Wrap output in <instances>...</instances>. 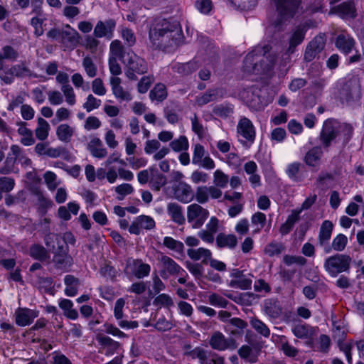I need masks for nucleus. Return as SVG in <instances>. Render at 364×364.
I'll return each instance as SVG.
<instances>
[{
	"instance_id": "obj_60",
	"label": "nucleus",
	"mask_w": 364,
	"mask_h": 364,
	"mask_svg": "<svg viewBox=\"0 0 364 364\" xmlns=\"http://www.w3.org/2000/svg\"><path fill=\"white\" fill-rule=\"evenodd\" d=\"M154 304L159 308H170L173 305V302L169 295L166 294H161L155 298Z\"/></svg>"
},
{
	"instance_id": "obj_41",
	"label": "nucleus",
	"mask_w": 364,
	"mask_h": 364,
	"mask_svg": "<svg viewBox=\"0 0 364 364\" xmlns=\"http://www.w3.org/2000/svg\"><path fill=\"white\" fill-rule=\"evenodd\" d=\"M164 114L170 124H174L179 120L177 106L174 103L167 105L164 109Z\"/></svg>"
},
{
	"instance_id": "obj_42",
	"label": "nucleus",
	"mask_w": 364,
	"mask_h": 364,
	"mask_svg": "<svg viewBox=\"0 0 364 364\" xmlns=\"http://www.w3.org/2000/svg\"><path fill=\"white\" fill-rule=\"evenodd\" d=\"M187 255L193 260H199L200 259H207L210 258L211 252L205 248L200 247L198 249H188Z\"/></svg>"
},
{
	"instance_id": "obj_35",
	"label": "nucleus",
	"mask_w": 364,
	"mask_h": 364,
	"mask_svg": "<svg viewBox=\"0 0 364 364\" xmlns=\"http://www.w3.org/2000/svg\"><path fill=\"white\" fill-rule=\"evenodd\" d=\"M240 357L251 363H256L258 358V351L247 345H244L238 350Z\"/></svg>"
},
{
	"instance_id": "obj_29",
	"label": "nucleus",
	"mask_w": 364,
	"mask_h": 364,
	"mask_svg": "<svg viewBox=\"0 0 364 364\" xmlns=\"http://www.w3.org/2000/svg\"><path fill=\"white\" fill-rule=\"evenodd\" d=\"M216 244L220 248L228 247L233 249L237 244V239L235 235L219 233L216 237Z\"/></svg>"
},
{
	"instance_id": "obj_54",
	"label": "nucleus",
	"mask_w": 364,
	"mask_h": 364,
	"mask_svg": "<svg viewBox=\"0 0 364 364\" xmlns=\"http://www.w3.org/2000/svg\"><path fill=\"white\" fill-rule=\"evenodd\" d=\"M266 215L263 213L257 212L254 215H252L251 218V222L252 225L256 226L255 230L253 231V233H258L260 232L262 228H264L266 223Z\"/></svg>"
},
{
	"instance_id": "obj_27",
	"label": "nucleus",
	"mask_w": 364,
	"mask_h": 364,
	"mask_svg": "<svg viewBox=\"0 0 364 364\" xmlns=\"http://www.w3.org/2000/svg\"><path fill=\"white\" fill-rule=\"evenodd\" d=\"M331 11L343 18L355 17L354 4L350 1L343 2L339 5L334 6Z\"/></svg>"
},
{
	"instance_id": "obj_26",
	"label": "nucleus",
	"mask_w": 364,
	"mask_h": 364,
	"mask_svg": "<svg viewBox=\"0 0 364 364\" xmlns=\"http://www.w3.org/2000/svg\"><path fill=\"white\" fill-rule=\"evenodd\" d=\"M304 166L300 162H293L289 164L286 169V173L288 177L294 182H301L304 177L301 173V169Z\"/></svg>"
},
{
	"instance_id": "obj_3",
	"label": "nucleus",
	"mask_w": 364,
	"mask_h": 364,
	"mask_svg": "<svg viewBox=\"0 0 364 364\" xmlns=\"http://www.w3.org/2000/svg\"><path fill=\"white\" fill-rule=\"evenodd\" d=\"M341 132L344 135L343 144H346L351 139L353 132V127L348 124L337 126L336 123L331 119L324 122L318 139L325 150H328L331 144L336 141V139Z\"/></svg>"
},
{
	"instance_id": "obj_10",
	"label": "nucleus",
	"mask_w": 364,
	"mask_h": 364,
	"mask_svg": "<svg viewBox=\"0 0 364 364\" xmlns=\"http://www.w3.org/2000/svg\"><path fill=\"white\" fill-rule=\"evenodd\" d=\"M351 258L346 255H336L326 260L325 267L328 272L341 273L349 269Z\"/></svg>"
},
{
	"instance_id": "obj_43",
	"label": "nucleus",
	"mask_w": 364,
	"mask_h": 364,
	"mask_svg": "<svg viewBox=\"0 0 364 364\" xmlns=\"http://www.w3.org/2000/svg\"><path fill=\"white\" fill-rule=\"evenodd\" d=\"M219 90H208L202 95L197 97L196 102L199 106H203L208 102L215 100L218 96Z\"/></svg>"
},
{
	"instance_id": "obj_11",
	"label": "nucleus",
	"mask_w": 364,
	"mask_h": 364,
	"mask_svg": "<svg viewBox=\"0 0 364 364\" xmlns=\"http://www.w3.org/2000/svg\"><path fill=\"white\" fill-rule=\"evenodd\" d=\"M222 191L216 186H200L196 188L194 198L198 204H204L208 202L210 198L218 199L222 196Z\"/></svg>"
},
{
	"instance_id": "obj_40",
	"label": "nucleus",
	"mask_w": 364,
	"mask_h": 364,
	"mask_svg": "<svg viewBox=\"0 0 364 364\" xmlns=\"http://www.w3.org/2000/svg\"><path fill=\"white\" fill-rule=\"evenodd\" d=\"M167 97L166 86L162 83L156 84L149 92V97L151 100L163 101Z\"/></svg>"
},
{
	"instance_id": "obj_57",
	"label": "nucleus",
	"mask_w": 364,
	"mask_h": 364,
	"mask_svg": "<svg viewBox=\"0 0 364 364\" xmlns=\"http://www.w3.org/2000/svg\"><path fill=\"white\" fill-rule=\"evenodd\" d=\"M30 255L32 257L45 260L48 257L47 250L40 245H33L30 248Z\"/></svg>"
},
{
	"instance_id": "obj_19",
	"label": "nucleus",
	"mask_w": 364,
	"mask_h": 364,
	"mask_svg": "<svg viewBox=\"0 0 364 364\" xmlns=\"http://www.w3.org/2000/svg\"><path fill=\"white\" fill-rule=\"evenodd\" d=\"M122 80L118 77H110V85L114 96L120 101L129 102L132 100V95L125 90L121 85Z\"/></svg>"
},
{
	"instance_id": "obj_44",
	"label": "nucleus",
	"mask_w": 364,
	"mask_h": 364,
	"mask_svg": "<svg viewBox=\"0 0 364 364\" xmlns=\"http://www.w3.org/2000/svg\"><path fill=\"white\" fill-rule=\"evenodd\" d=\"M163 265V272L167 273H179L181 267L176 263V262L167 256H163L161 259Z\"/></svg>"
},
{
	"instance_id": "obj_2",
	"label": "nucleus",
	"mask_w": 364,
	"mask_h": 364,
	"mask_svg": "<svg viewBox=\"0 0 364 364\" xmlns=\"http://www.w3.org/2000/svg\"><path fill=\"white\" fill-rule=\"evenodd\" d=\"M272 47L269 45L256 46L245 58L243 69L248 73L262 74L271 70L276 57L269 54Z\"/></svg>"
},
{
	"instance_id": "obj_47",
	"label": "nucleus",
	"mask_w": 364,
	"mask_h": 364,
	"mask_svg": "<svg viewBox=\"0 0 364 364\" xmlns=\"http://www.w3.org/2000/svg\"><path fill=\"white\" fill-rule=\"evenodd\" d=\"M229 177L222 170L218 169L213 173V186L218 188H224L227 186Z\"/></svg>"
},
{
	"instance_id": "obj_28",
	"label": "nucleus",
	"mask_w": 364,
	"mask_h": 364,
	"mask_svg": "<svg viewBox=\"0 0 364 364\" xmlns=\"http://www.w3.org/2000/svg\"><path fill=\"white\" fill-rule=\"evenodd\" d=\"M168 214L172 220L181 225L185 223L186 219L183 214L182 207L176 203H170L167 206Z\"/></svg>"
},
{
	"instance_id": "obj_4",
	"label": "nucleus",
	"mask_w": 364,
	"mask_h": 364,
	"mask_svg": "<svg viewBox=\"0 0 364 364\" xmlns=\"http://www.w3.org/2000/svg\"><path fill=\"white\" fill-rule=\"evenodd\" d=\"M277 12V18L272 22L274 28L279 29L287 21L299 12L301 0H270Z\"/></svg>"
},
{
	"instance_id": "obj_13",
	"label": "nucleus",
	"mask_w": 364,
	"mask_h": 364,
	"mask_svg": "<svg viewBox=\"0 0 364 364\" xmlns=\"http://www.w3.org/2000/svg\"><path fill=\"white\" fill-rule=\"evenodd\" d=\"M174 197L178 201L188 203L194 198V193L191 186L183 181L176 183L172 186Z\"/></svg>"
},
{
	"instance_id": "obj_45",
	"label": "nucleus",
	"mask_w": 364,
	"mask_h": 364,
	"mask_svg": "<svg viewBox=\"0 0 364 364\" xmlns=\"http://www.w3.org/2000/svg\"><path fill=\"white\" fill-rule=\"evenodd\" d=\"M18 58V53L11 46H5L0 52V63H5V60L15 61Z\"/></svg>"
},
{
	"instance_id": "obj_20",
	"label": "nucleus",
	"mask_w": 364,
	"mask_h": 364,
	"mask_svg": "<svg viewBox=\"0 0 364 364\" xmlns=\"http://www.w3.org/2000/svg\"><path fill=\"white\" fill-rule=\"evenodd\" d=\"M335 45L338 50L345 54H348L355 46V40L346 32H342L336 37Z\"/></svg>"
},
{
	"instance_id": "obj_12",
	"label": "nucleus",
	"mask_w": 364,
	"mask_h": 364,
	"mask_svg": "<svg viewBox=\"0 0 364 364\" xmlns=\"http://www.w3.org/2000/svg\"><path fill=\"white\" fill-rule=\"evenodd\" d=\"M212 348L218 350H235L237 345L233 338H226L220 332L214 333L210 340Z\"/></svg>"
},
{
	"instance_id": "obj_52",
	"label": "nucleus",
	"mask_w": 364,
	"mask_h": 364,
	"mask_svg": "<svg viewBox=\"0 0 364 364\" xmlns=\"http://www.w3.org/2000/svg\"><path fill=\"white\" fill-rule=\"evenodd\" d=\"M163 244L167 248L173 250L180 254L183 252V244L171 237H165L164 239Z\"/></svg>"
},
{
	"instance_id": "obj_51",
	"label": "nucleus",
	"mask_w": 364,
	"mask_h": 364,
	"mask_svg": "<svg viewBox=\"0 0 364 364\" xmlns=\"http://www.w3.org/2000/svg\"><path fill=\"white\" fill-rule=\"evenodd\" d=\"M169 146L174 151L179 152L188 150L189 144L186 136L183 135L180 136L178 139L171 141Z\"/></svg>"
},
{
	"instance_id": "obj_49",
	"label": "nucleus",
	"mask_w": 364,
	"mask_h": 364,
	"mask_svg": "<svg viewBox=\"0 0 364 364\" xmlns=\"http://www.w3.org/2000/svg\"><path fill=\"white\" fill-rule=\"evenodd\" d=\"M213 112L219 117L228 118L232 114L233 107L229 104H220L213 108Z\"/></svg>"
},
{
	"instance_id": "obj_46",
	"label": "nucleus",
	"mask_w": 364,
	"mask_h": 364,
	"mask_svg": "<svg viewBox=\"0 0 364 364\" xmlns=\"http://www.w3.org/2000/svg\"><path fill=\"white\" fill-rule=\"evenodd\" d=\"M0 79L7 85H10L14 81L11 68L5 63H0Z\"/></svg>"
},
{
	"instance_id": "obj_56",
	"label": "nucleus",
	"mask_w": 364,
	"mask_h": 364,
	"mask_svg": "<svg viewBox=\"0 0 364 364\" xmlns=\"http://www.w3.org/2000/svg\"><path fill=\"white\" fill-rule=\"evenodd\" d=\"M82 66H83L85 71L88 77H94L97 75V66L94 63L92 59L90 57L86 56L83 58Z\"/></svg>"
},
{
	"instance_id": "obj_58",
	"label": "nucleus",
	"mask_w": 364,
	"mask_h": 364,
	"mask_svg": "<svg viewBox=\"0 0 364 364\" xmlns=\"http://www.w3.org/2000/svg\"><path fill=\"white\" fill-rule=\"evenodd\" d=\"M154 81L152 75L142 77L137 83V90L139 93H146Z\"/></svg>"
},
{
	"instance_id": "obj_64",
	"label": "nucleus",
	"mask_w": 364,
	"mask_h": 364,
	"mask_svg": "<svg viewBox=\"0 0 364 364\" xmlns=\"http://www.w3.org/2000/svg\"><path fill=\"white\" fill-rule=\"evenodd\" d=\"M115 192L117 193V199L122 200L127 195L134 192L133 186L129 183H122L115 187Z\"/></svg>"
},
{
	"instance_id": "obj_16",
	"label": "nucleus",
	"mask_w": 364,
	"mask_h": 364,
	"mask_svg": "<svg viewBox=\"0 0 364 364\" xmlns=\"http://www.w3.org/2000/svg\"><path fill=\"white\" fill-rule=\"evenodd\" d=\"M307 28L305 25H299L292 31L289 39V47L287 49V54H293L296 46L300 45L304 40Z\"/></svg>"
},
{
	"instance_id": "obj_9",
	"label": "nucleus",
	"mask_w": 364,
	"mask_h": 364,
	"mask_svg": "<svg viewBox=\"0 0 364 364\" xmlns=\"http://www.w3.org/2000/svg\"><path fill=\"white\" fill-rule=\"evenodd\" d=\"M209 216V211L198 203L187 207V220L193 228H200Z\"/></svg>"
},
{
	"instance_id": "obj_62",
	"label": "nucleus",
	"mask_w": 364,
	"mask_h": 364,
	"mask_svg": "<svg viewBox=\"0 0 364 364\" xmlns=\"http://www.w3.org/2000/svg\"><path fill=\"white\" fill-rule=\"evenodd\" d=\"M347 242V237L343 234H339L333 238L331 247L335 251L341 252L346 248Z\"/></svg>"
},
{
	"instance_id": "obj_22",
	"label": "nucleus",
	"mask_w": 364,
	"mask_h": 364,
	"mask_svg": "<svg viewBox=\"0 0 364 364\" xmlns=\"http://www.w3.org/2000/svg\"><path fill=\"white\" fill-rule=\"evenodd\" d=\"M87 149L92 156L97 159H103L107 156V151L100 139L93 137L87 144Z\"/></svg>"
},
{
	"instance_id": "obj_6",
	"label": "nucleus",
	"mask_w": 364,
	"mask_h": 364,
	"mask_svg": "<svg viewBox=\"0 0 364 364\" xmlns=\"http://www.w3.org/2000/svg\"><path fill=\"white\" fill-rule=\"evenodd\" d=\"M148 70L146 60L135 53L130 55L125 63L124 74L129 80H137L138 75H144Z\"/></svg>"
},
{
	"instance_id": "obj_5",
	"label": "nucleus",
	"mask_w": 364,
	"mask_h": 364,
	"mask_svg": "<svg viewBox=\"0 0 364 364\" xmlns=\"http://www.w3.org/2000/svg\"><path fill=\"white\" fill-rule=\"evenodd\" d=\"M361 85L358 79L351 77L339 83L337 97L343 105H350L361 98Z\"/></svg>"
},
{
	"instance_id": "obj_18",
	"label": "nucleus",
	"mask_w": 364,
	"mask_h": 364,
	"mask_svg": "<svg viewBox=\"0 0 364 364\" xmlns=\"http://www.w3.org/2000/svg\"><path fill=\"white\" fill-rule=\"evenodd\" d=\"M20 154H21V148L18 145H12L11 153L8 154L4 166L0 168V173L6 175L11 173Z\"/></svg>"
},
{
	"instance_id": "obj_33",
	"label": "nucleus",
	"mask_w": 364,
	"mask_h": 364,
	"mask_svg": "<svg viewBox=\"0 0 364 364\" xmlns=\"http://www.w3.org/2000/svg\"><path fill=\"white\" fill-rule=\"evenodd\" d=\"M198 68V65L194 60L185 63H177L172 67L174 72L183 75H188L195 72Z\"/></svg>"
},
{
	"instance_id": "obj_8",
	"label": "nucleus",
	"mask_w": 364,
	"mask_h": 364,
	"mask_svg": "<svg viewBox=\"0 0 364 364\" xmlns=\"http://www.w3.org/2000/svg\"><path fill=\"white\" fill-rule=\"evenodd\" d=\"M261 90L256 87L252 86L243 89L240 93V97L245 105L251 109L261 110L264 104L261 97Z\"/></svg>"
},
{
	"instance_id": "obj_39",
	"label": "nucleus",
	"mask_w": 364,
	"mask_h": 364,
	"mask_svg": "<svg viewBox=\"0 0 364 364\" xmlns=\"http://www.w3.org/2000/svg\"><path fill=\"white\" fill-rule=\"evenodd\" d=\"M49 129L50 126L48 122L43 118L39 117L38 119V127L35 130L36 137L41 141L46 139Z\"/></svg>"
},
{
	"instance_id": "obj_14",
	"label": "nucleus",
	"mask_w": 364,
	"mask_h": 364,
	"mask_svg": "<svg viewBox=\"0 0 364 364\" xmlns=\"http://www.w3.org/2000/svg\"><path fill=\"white\" fill-rule=\"evenodd\" d=\"M79 33L70 25H66L65 28L62 29L59 43L65 48L74 49L79 43Z\"/></svg>"
},
{
	"instance_id": "obj_25",
	"label": "nucleus",
	"mask_w": 364,
	"mask_h": 364,
	"mask_svg": "<svg viewBox=\"0 0 364 364\" xmlns=\"http://www.w3.org/2000/svg\"><path fill=\"white\" fill-rule=\"evenodd\" d=\"M96 341L103 348H107L105 355H109L114 353L119 348V343L109 336L99 333L96 336Z\"/></svg>"
},
{
	"instance_id": "obj_59",
	"label": "nucleus",
	"mask_w": 364,
	"mask_h": 364,
	"mask_svg": "<svg viewBox=\"0 0 364 364\" xmlns=\"http://www.w3.org/2000/svg\"><path fill=\"white\" fill-rule=\"evenodd\" d=\"M53 260L58 268L70 267L73 264V258L66 254H57L54 256Z\"/></svg>"
},
{
	"instance_id": "obj_53",
	"label": "nucleus",
	"mask_w": 364,
	"mask_h": 364,
	"mask_svg": "<svg viewBox=\"0 0 364 364\" xmlns=\"http://www.w3.org/2000/svg\"><path fill=\"white\" fill-rule=\"evenodd\" d=\"M265 312L271 317L277 318L281 314V309L279 308L276 301L269 299L264 303Z\"/></svg>"
},
{
	"instance_id": "obj_21",
	"label": "nucleus",
	"mask_w": 364,
	"mask_h": 364,
	"mask_svg": "<svg viewBox=\"0 0 364 364\" xmlns=\"http://www.w3.org/2000/svg\"><path fill=\"white\" fill-rule=\"evenodd\" d=\"M333 229V224L328 220H324L320 228L318 244L321 247H325L330 240Z\"/></svg>"
},
{
	"instance_id": "obj_1",
	"label": "nucleus",
	"mask_w": 364,
	"mask_h": 364,
	"mask_svg": "<svg viewBox=\"0 0 364 364\" xmlns=\"http://www.w3.org/2000/svg\"><path fill=\"white\" fill-rule=\"evenodd\" d=\"M149 38L155 49L171 52L181 43L183 33L178 23L156 18L149 28Z\"/></svg>"
},
{
	"instance_id": "obj_30",
	"label": "nucleus",
	"mask_w": 364,
	"mask_h": 364,
	"mask_svg": "<svg viewBox=\"0 0 364 364\" xmlns=\"http://www.w3.org/2000/svg\"><path fill=\"white\" fill-rule=\"evenodd\" d=\"M149 272L150 266L139 259L129 260L125 269V273H149Z\"/></svg>"
},
{
	"instance_id": "obj_38",
	"label": "nucleus",
	"mask_w": 364,
	"mask_h": 364,
	"mask_svg": "<svg viewBox=\"0 0 364 364\" xmlns=\"http://www.w3.org/2000/svg\"><path fill=\"white\" fill-rule=\"evenodd\" d=\"M73 132V129L67 124L59 125L56 130L58 139L64 142H69L70 141Z\"/></svg>"
},
{
	"instance_id": "obj_23",
	"label": "nucleus",
	"mask_w": 364,
	"mask_h": 364,
	"mask_svg": "<svg viewBox=\"0 0 364 364\" xmlns=\"http://www.w3.org/2000/svg\"><path fill=\"white\" fill-rule=\"evenodd\" d=\"M323 151L321 146H316L309 149L304 157V163L310 167H316L319 165Z\"/></svg>"
},
{
	"instance_id": "obj_37",
	"label": "nucleus",
	"mask_w": 364,
	"mask_h": 364,
	"mask_svg": "<svg viewBox=\"0 0 364 364\" xmlns=\"http://www.w3.org/2000/svg\"><path fill=\"white\" fill-rule=\"evenodd\" d=\"M293 334L298 338L307 339L311 338L313 335V330L306 324L295 325L292 329Z\"/></svg>"
},
{
	"instance_id": "obj_34",
	"label": "nucleus",
	"mask_w": 364,
	"mask_h": 364,
	"mask_svg": "<svg viewBox=\"0 0 364 364\" xmlns=\"http://www.w3.org/2000/svg\"><path fill=\"white\" fill-rule=\"evenodd\" d=\"M234 278L230 280V286L235 289H248L252 286V279L245 274H233Z\"/></svg>"
},
{
	"instance_id": "obj_7",
	"label": "nucleus",
	"mask_w": 364,
	"mask_h": 364,
	"mask_svg": "<svg viewBox=\"0 0 364 364\" xmlns=\"http://www.w3.org/2000/svg\"><path fill=\"white\" fill-rule=\"evenodd\" d=\"M237 134L244 139L240 140L244 146L252 145L256 137L255 127L252 121L246 117H242L237 125Z\"/></svg>"
},
{
	"instance_id": "obj_32",
	"label": "nucleus",
	"mask_w": 364,
	"mask_h": 364,
	"mask_svg": "<svg viewBox=\"0 0 364 364\" xmlns=\"http://www.w3.org/2000/svg\"><path fill=\"white\" fill-rule=\"evenodd\" d=\"M59 307L63 311L64 316L71 320H76L78 318V312L73 309V303L68 299H61L59 301Z\"/></svg>"
},
{
	"instance_id": "obj_55",
	"label": "nucleus",
	"mask_w": 364,
	"mask_h": 364,
	"mask_svg": "<svg viewBox=\"0 0 364 364\" xmlns=\"http://www.w3.org/2000/svg\"><path fill=\"white\" fill-rule=\"evenodd\" d=\"M44 241L48 250L54 252L56 250V244L60 242V237L58 235L49 232L46 235Z\"/></svg>"
},
{
	"instance_id": "obj_31",
	"label": "nucleus",
	"mask_w": 364,
	"mask_h": 364,
	"mask_svg": "<svg viewBox=\"0 0 364 364\" xmlns=\"http://www.w3.org/2000/svg\"><path fill=\"white\" fill-rule=\"evenodd\" d=\"M150 171H151L149 181L150 187L155 191H159L160 189L166 184L167 178L157 171H154L153 168H150Z\"/></svg>"
},
{
	"instance_id": "obj_24",
	"label": "nucleus",
	"mask_w": 364,
	"mask_h": 364,
	"mask_svg": "<svg viewBox=\"0 0 364 364\" xmlns=\"http://www.w3.org/2000/svg\"><path fill=\"white\" fill-rule=\"evenodd\" d=\"M65 285V294L68 296H75L81 287V282L73 274H68L64 279Z\"/></svg>"
},
{
	"instance_id": "obj_17",
	"label": "nucleus",
	"mask_w": 364,
	"mask_h": 364,
	"mask_svg": "<svg viewBox=\"0 0 364 364\" xmlns=\"http://www.w3.org/2000/svg\"><path fill=\"white\" fill-rule=\"evenodd\" d=\"M38 316V311L27 308H18L14 314L16 323L19 326L30 325Z\"/></svg>"
},
{
	"instance_id": "obj_36",
	"label": "nucleus",
	"mask_w": 364,
	"mask_h": 364,
	"mask_svg": "<svg viewBox=\"0 0 364 364\" xmlns=\"http://www.w3.org/2000/svg\"><path fill=\"white\" fill-rule=\"evenodd\" d=\"M14 77L23 78L31 77L32 72L28 68L26 62H21V63L11 66Z\"/></svg>"
},
{
	"instance_id": "obj_61",
	"label": "nucleus",
	"mask_w": 364,
	"mask_h": 364,
	"mask_svg": "<svg viewBox=\"0 0 364 364\" xmlns=\"http://www.w3.org/2000/svg\"><path fill=\"white\" fill-rule=\"evenodd\" d=\"M49 357L50 364H73L68 357L58 350L52 352Z\"/></svg>"
},
{
	"instance_id": "obj_50",
	"label": "nucleus",
	"mask_w": 364,
	"mask_h": 364,
	"mask_svg": "<svg viewBox=\"0 0 364 364\" xmlns=\"http://www.w3.org/2000/svg\"><path fill=\"white\" fill-rule=\"evenodd\" d=\"M326 43V36L324 33H319L309 43V47H311L314 51L319 53L323 50Z\"/></svg>"
},
{
	"instance_id": "obj_15",
	"label": "nucleus",
	"mask_w": 364,
	"mask_h": 364,
	"mask_svg": "<svg viewBox=\"0 0 364 364\" xmlns=\"http://www.w3.org/2000/svg\"><path fill=\"white\" fill-rule=\"evenodd\" d=\"M116 25L115 20L112 18H109L105 21H99L94 28L93 34L95 38L106 37L111 39L113 37Z\"/></svg>"
},
{
	"instance_id": "obj_63",
	"label": "nucleus",
	"mask_w": 364,
	"mask_h": 364,
	"mask_svg": "<svg viewBox=\"0 0 364 364\" xmlns=\"http://www.w3.org/2000/svg\"><path fill=\"white\" fill-rule=\"evenodd\" d=\"M284 250V247L282 243L272 242L266 245L264 252L269 257L278 255Z\"/></svg>"
},
{
	"instance_id": "obj_48",
	"label": "nucleus",
	"mask_w": 364,
	"mask_h": 364,
	"mask_svg": "<svg viewBox=\"0 0 364 364\" xmlns=\"http://www.w3.org/2000/svg\"><path fill=\"white\" fill-rule=\"evenodd\" d=\"M334 180L332 173L321 171L316 179L317 186L322 190H326L330 187V183Z\"/></svg>"
}]
</instances>
